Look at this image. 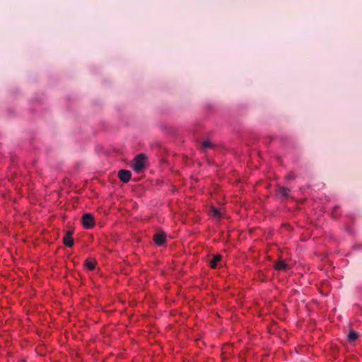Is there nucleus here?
Listing matches in <instances>:
<instances>
[{"instance_id": "14", "label": "nucleus", "mask_w": 362, "mask_h": 362, "mask_svg": "<svg viewBox=\"0 0 362 362\" xmlns=\"http://www.w3.org/2000/svg\"><path fill=\"white\" fill-rule=\"evenodd\" d=\"M294 178H295V175L293 173H290L287 176V179H289V180H293Z\"/></svg>"}, {"instance_id": "12", "label": "nucleus", "mask_w": 362, "mask_h": 362, "mask_svg": "<svg viewBox=\"0 0 362 362\" xmlns=\"http://www.w3.org/2000/svg\"><path fill=\"white\" fill-rule=\"evenodd\" d=\"M213 212H214V215L216 216H219L221 214L219 211L217 209H214Z\"/></svg>"}, {"instance_id": "9", "label": "nucleus", "mask_w": 362, "mask_h": 362, "mask_svg": "<svg viewBox=\"0 0 362 362\" xmlns=\"http://www.w3.org/2000/svg\"><path fill=\"white\" fill-rule=\"evenodd\" d=\"M290 189L286 187H281L279 189V193L284 197L287 198L289 196Z\"/></svg>"}, {"instance_id": "2", "label": "nucleus", "mask_w": 362, "mask_h": 362, "mask_svg": "<svg viewBox=\"0 0 362 362\" xmlns=\"http://www.w3.org/2000/svg\"><path fill=\"white\" fill-rule=\"evenodd\" d=\"M83 226L86 228H91L95 225L94 218L90 214H86L82 217Z\"/></svg>"}, {"instance_id": "3", "label": "nucleus", "mask_w": 362, "mask_h": 362, "mask_svg": "<svg viewBox=\"0 0 362 362\" xmlns=\"http://www.w3.org/2000/svg\"><path fill=\"white\" fill-rule=\"evenodd\" d=\"M118 177L121 181H122L124 183H127L130 180L132 173L129 170H120L118 172Z\"/></svg>"}, {"instance_id": "1", "label": "nucleus", "mask_w": 362, "mask_h": 362, "mask_svg": "<svg viewBox=\"0 0 362 362\" xmlns=\"http://www.w3.org/2000/svg\"><path fill=\"white\" fill-rule=\"evenodd\" d=\"M146 156L144 153L137 155L134 158L133 168L136 173H141L146 167Z\"/></svg>"}, {"instance_id": "6", "label": "nucleus", "mask_w": 362, "mask_h": 362, "mask_svg": "<svg viewBox=\"0 0 362 362\" xmlns=\"http://www.w3.org/2000/svg\"><path fill=\"white\" fill-rule=\"evenodd\" d=\"M85 266L89 270H93L95 267L96 261L93 259H87L84 262Z\"/></svg>"}, {"instance_id": "5", "label": "nucleus", "mask_w": 362, "mask_h": 362, "mask_svg": "<svg viewBox=\"0 0 362 362\" xmlns=\"http://www.w3.org/2000/svg\"><path fill=\"white\" fill-rule=\"evenodd\" d=\"M222 256L220 254H216L213 256L212 259L209 260V265L212 269H216L218 262H221Z\"/></svg>"}, {"instance_id": "7", "label": "nucleus", "mask_w": 362, "mask_h": 362, "mask_svg": "<svg viewBox=\"0 0 362 362\" xmlns=\"http://www.w3.org/2000/svg\"><path fill=\"white\" fill-rule=\"evenodd\" d=\"M274 267L276 270H286L288 266L284 261L279 260L275 264Z\"/></svg>"}, {"instance_id": "10", "label": "nucleus", "mask_w": 362, "mask_h": 362, "mask_svg": "<svg viewBox=\"0 0 362 362\" xmlns=\"http://www.w3.org/2000/svg\"><path fill=\"white\" fill-rule=\"evenodd\" d=\"M358 334L354 330H351L348 334V339L349 341H354L358 339Z\"/></svg>"}, {"instance_id": "8", "label": "nucleus", "mask_w": 362, "mask_h": 362, "mask_svg": "<svg viewBox=\"0 0 362 362\" xmlns=\"http://www.w3.org/2000/svg\"><path fill=\"white\" fill-rule=\"evenodd\" d=\"M63 243L67 247H72L74 245V240L72 237H69L68 235H64L63 237Z\"/></svg>"}, {"instance_id": "4", "label": "nucleus", "mask_w": 362, "mask_h": 362, "mask_svg": "<svg viewBox=\"0 0 362 362\" xmlns=\"http://www.w3.org/2000/svg\"><path fill=\"white\" fill-rule=\"evenodd\" d=\"M166 240V235L164 232L158 233L154 234L153 240L157 245H162Z\"/></svg>"}, {"instance_id": "13", "label": "nucleus", "mask_w": 362, "mask_h": 362, "mask_svg": "<svg viewBox=\"0 0 362 362\" xmlns=\"http://www.w3.org/2000/svg\"><path fill=\"white\" fill-rule=\"evenodd\" d=\"M73 233H74L73 230H69L66 231V233L64 235H68L69 237H72Z\"/></svg>"}, {"instance_id": "11", "label": "nucleus", "mask_w": 362, "mask_h": 362, "mask_svg": "<svg viewBox=\"0 0 362 362\" xmlns=\"http://www.w3.org/2000/svg\"><path fill=\"white\" fill-rule=\"evenodd\" d=\"M213 147L214 144L209 140H206L202 143L201 148L202 151H205L208 148H212Z\"/></svg>"}]
</instances>
